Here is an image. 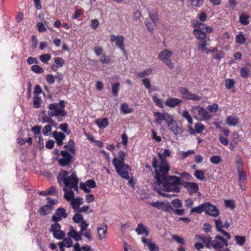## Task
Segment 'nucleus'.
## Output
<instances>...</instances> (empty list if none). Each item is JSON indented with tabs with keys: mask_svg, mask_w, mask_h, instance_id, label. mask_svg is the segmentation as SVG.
<instances>
[{
	"mask_svg": "<svg viewBox=\"0 0 251 251\" xmlns=\"http://www.w3.org/2000/svg\"><path fill=\"white\" fill-rule=\"evenodd\" d=\"M170 151L168 149L164 150L162 153L159 152L158 156L161 160V163L157 165V159L155 157L152 159V165L154 169V177L156 180L155 190L162 196L171 197V195L165 193V192H175L178 193L180 191L179 185L182 184L180 177L175 176H170L167 177V175L170 169L169 164L165 159L167 156L170 155Z\"/></svg>",
	"mask_w": 251,
	"mask_h": 251,
	"instance_id": "1",
	"label": "nucleus"
},
{
	"mask_svg": "<svg viewBox=\"0 0 251 251\" xmlns=\"http://www.w3.org/2000/svg\"><path fill=\"white\" fill-rule=\"evenodd\" d=\"M126 153L123 151L119 152V158H114L112 163L118 174L123 178L129 179V172L130 167L124 163Z\"/></svg>",
	"mask_w": 251,
	"mask_h": 251,
	"instance_id": "2",
	"label": "nucleus"
},
{
	"mask_svg": "<svg viewBox=\"0 0 251 251\" xmlns=\"http://www.w3.org/2000/svg\"><path fill=\"white\" fill-rule=\"evenodd\" d=\"M68 174L69 173L67 171L63 170H61L58 176V182L59 183L62 182L66 188L77 190L78 179L76 174L73 172L70 176H68Z\"/></svg>",
	"mask_w": 251,
	"mask_h": 251,
	"instance_id": "3",
	"label": "nucleus"
},
{
	"mask_svg": "<svg viewBox=\"0 0 251 251\" xmlns=\"http://www.w3.org/2000/svg\"><path fill=\"white\" fill-rule=\"evenodd\" d=\"M65 148L66 150L60 152L62 158L57 159L59 164L63 167L68 166L71 163L75 151L73 146H65Z\"/></svg>",
	"mask_w": 251,
	"mask_h": 251,
	"instance_id": "4",
	"label": "nucleus"
},
{
	"mask_svg": "<svg viewBox=\"0 0 251 251\" xmlns=\"http://www.w3.org/2000/svg\"><path fill=\"white\" fill-rule=\"evenodd\" d=\"M64 100H61L58 103L50 104L48 108L49 116L50 117H64L66 113L65 109Z\"/></svg>",
	"mask_w": 251,
	"mask_h": 251,
	"instance_id": "5",
	"label": "nucleus"
},
{
	"mask_svg": "<svg viewBox=\"0 0 251 251\" xmlns=\"http://www.w3.org/2000/svg\"><path fill=\"white\" fill-rule=\"evenodd\" d=\"M191 112L194 118L198 121H203L211 118L208 112L201 106H193Z\"/></svg>",
	"mask_w": 251,
	"mask_h": 251,
	"instance_id": "6",
	"label": "nucleus"
},
{
	"mask_svg": "<svg viewBox=\"0 0 251 251\" xmlns=\"http://www.w3.org/2000/svg\"><path fill=\"white\" fill-rule=\"evenodd\" d=\"M68 235L70 237L74 238L76 241L82 240V235L85 236L90 241L92 240L91 230L89 229L85 230V231H82V232L78 233L77 231L74 229L73 226H71V230L68 232Z\"/></svg>",
	"mask_w": 251,
	"mask_h": 251,
	"instance_id": "7",
	"label": "nucleus"
},
{
	"mask_svg": "<svg viewBox=\"0 0 251 251\" xmlns=\"http://www.w3.org/2000/svg\"><path fill=\"white\" fill-rule=\"evenodd\" d=\"M173 54V52L168 50L165 49L161 50L158 55V59L165 63L170 69L174 67V64L170 60Z\"/></svg>",
	"mask_w": 251,
	"mask_h": 251,
	"instance_id": "8",
	"label": "nucleus"
},
{
	"mask_svg": "<svg viewBox=\"0 0 251 251\" xmlns=\"http://www.w3.org/2000/svg\"><path fill=\"white\" fill-rule=\"evenodd\" d=\"M149 16L150 19L151 20L152 24L149 21V19H146L145 24L148 29L152 32L154 29V26H155L158 22V18L157 16V12L156 9H153L151 11L149 12Z\"/></svg>",
	"mask_w": 251,
	"mask_h": 251,
	"instance_id": "9",
	"label": "nucleus"
},
{
	"mask_svg": "<svg viewBox=\"0 0 251 251\" xmlns=\"http://www.w3.org/2000/svg\"><path fill=\"white\" fill-rule=\"evenodd\" d=\"M149 204L157 208L158 210L168 212L171 213L174 211V208L168 202L156 201L149 202Z\"/></svg>",
	"mask_w": 251,
	"mask_h": 251,
	"instance_id": "10",
	"label": "nucleus"
},
{
	"mask_svg": "<svg viewBox=\"0 0 251 251\" xmlns=\"http://www.w3.org/2000/svg\"><path fill=\"white\" fill-rule=\"evenodd\" d=\"M236 165L240 186L241 189L245 190L246 189V175L242 170V162L240 160L236 162Z\"/></svg>",
	"mask_w": 251,
	"mask_h": 251,
	"instance_id": "11",
	"label": "nucleus"
},
{
	"mask_svg": "<svg viewBox=\"0 0 251 251\" xmlns=\"http://www.w3.org/2000/svg\"><path fill=\"white\" fill-rule=\"evenodd\" d=\"M179 92L182 95L183 98L186 100L195 101H200L201 100V97L189 91L186 88H180Z\"/></svg>",
	"mask_w": 251,
	"mask_h": 251,
	"instance_id": "12",
	"label": "nucleus"
},
{
	"mask_svg": "<svg viewBox=\"0 0 251 251\" xmlns=\"http://www.w3.org/2000/svg\"><path fill=\"white\" fill-rule=\"evenodd\" d=\"M167 124L169 129L176 135L180 134L183 132L182 129L178 126L177 122L173 119L172 116L168 120Z\"/></svg>",
	"mask_w": 251,
	"mask_h": 251,
	"instance_id": "13",
	"label": "nucleus"
},
{
	"mask_svg": "<svg viewBox=\"0 0 251 251\" xmlns=\"http://www.w3.org/2000/svg\"><path fill=\"white\" fill-rule=\"evenodd\" d=\"M227 242L220 236H216L215 239L211 241V246L216 250H220L224 247L227 246Z\"/></svg>",
	"mask_w": 251,
	"mask_h": 251,
	"instance_id": "14",
	"label": "nucleus"
},
{
	"mask_svg": "<svg viewBox=\"0 0 251 251\" xmlns=\"http://www.w3.org/2000/svg\"><path fill=\"white\" fill-rule=\"evenodd\" d=\"M205 205L204 212L207 215L213 217H216L219 215V210L215 205L210 202H205Z\"/></svg>",
	"mask_w": 251,
	"mask_h": 251,
	"instance_id": "15",
	"label": "nucleus"
},
{
	"mask_svg": "<svg viewBox=\"0 0 251 251\" xmlns=\"http://www.w3.org/2000/svg\"><path fill=\"white\" fill-rule=\"evenodd\" d=\"M67 216L68 214L66 212V210L63 208H59L56 210L54 215L52 217V220L53 222H57L63 218H67Z\"/></svg>",
	"mask_w": 251,
	"mask_h": 251,
	"instance_id": "16",
	"label": "nucleus"
},
{
	"mask_svg": "<svg viewBox=\"0 0 251 251\" xmlns=\"http://www.w3.org/2000/svg\"><path fill=\"white\" fill-rule=\"evenodd\" d=\"M110 40L111 42H115L116 45L124 52L126 53V50L124 48L123 45L125 38L122 35H111L110 36Z\"/></svg>",
	"mask_w": 251,
	"mask_h": 251,
	"instance_id": "17",
	"label": "nucleus"
},
{
	"mask_svg": "<svg viewBox=\"0 0 251 251\" xmlns=\"http://www.w3.org/2000/svg\"><path fill=\"white\" fill-rule=\"evenodd\" d=\"M96 186V182L92 179L88 180L85 183L80 184V188L85 193H89L91 188H94Z\"/></svg>",
	"mask_w": 251,
	"mask_h": 251,
	"instance_id": "18",
	"label": "nucleus"
},
{
	"mask_svg": "<svg viewBox=\"0 0 251 251\" xmlns=\"http://www.w3.org/2000/svg\"><path fill=\"white\" fill-rule=\"evenodd\" d=\"M51 117H50V116H48L46 114V111H45V110L42 111L39 114V118L40 122L42 123H48L51 124L53 126L56 127V123L51 119Z\"/></svg>",
	"mask_w": 251,
	"mask_h": 251,
	"instance_id": "19",
	"label": "nucleus"
},
{
	"mask_svg": "<svg viewBox=\"0 0 251 251\" xmlns=\"http://www.w3.org/2000/svg\"><path fill=\"white\" fill-rule=\"evenodd\" d=\"M142 241L145 246H147L151 251H158L159 247L151 239L145 237L142 238Z\"/></svg>",
	"mask_w": 251,
	"mask_h": 251,
	"instance_id": "20",
	"label": "nucleus"
},
{
	"mask_svg": "<svg viewBox=\"0 0 251 251\" xmlns=\"http://www.w3.org/2000/svg\"><path fill=\"white\" fill-rule=\"evenodd\" d=\"M182 102L181 99L175 98H168L165 101V104L169 107L174 108Z\"/></svg>",
	"mask_w": 251,
	"mask_h": 251,
	"instance_id": "21",
	"label": "nucleus"
},
{
	"mask_svg": "<svg viewBox=\"0 0 251 251\" xmlns=\"http://www.w3.org/2000/svg\"><path fill=\"white\" fill-rule=\"evenodd\" d=\"M184 186L190 195L198 192L199 189L198 185L194 182H187L184 184Z\"/></svg>",
	"mask_w": 251,
	"mask_h": 251,
	"instance_id": "22",
	"label": "nucleus"
},
{
	"mask_svg": "<svg viewBox=\"0 0 251 251\" xmlns=\"http://www.w3.org/2000/svg\"><path fill=\"white\" fill-rule=\"evenodd\" d=\"M154 116L156 117V121L158 124H161L163 121H165L167 123L168 120L171 116L167 113L163 114L160 112L154 113Z\"/></svg>",
	"mask_w": 251,
	"mask_h": 251,
	"instance_id": "23",
	"label": "nucleus"
},
{
	"mask_svg": "<svg viewBox=\"0 0 251 251\" xmlns=\"http://www.w3.org/2000/svg\"><path fill=\"white\" fill-rule=\"evenodd\" d=\"M135 231L138 235L145 234V235L148 236L150 233L148 227L142 223L138 225L137 227L135 229Z\"/></svg>",
	"mask_w": 251,
	"mask_h": 251,
	"instance_id": "24",
	"label": "nucleus"
},
{
	"mask_svg": "<svg viewBox=\"0 0 251 251\" xmlns=\"http://www.w3.org/2000/svg\"><path fill=\"white\" fill-rule=\"evenodd\" d=\"M226 123L229 126H235L239 123V119L235 116H229L226 119Z\"/></svg>",
	"mask_w": 251,
	"mask_h": 251,
	"instance_id": "25",
	"label": "nucleus"
},
{
	"mask_svg": "<svg viewBox=\"0 0 251 251\" xmlns=\"http://www.w3.org/2000/svg\"><path fill=\"white\" fill-rule=\"evenodd\" d=\"M41 126H35L32 128L31 130L34 132L35 134V138L36 139L38 138V142L40 144H43V139L41 138Z\"/></svg>",
	"mask_w": 251,
	"mask_h": 251,
	"instance_id": "26",
	"label": "nucleus"
},
{
	"mask_svg": "<svg viewBox=\"0 0 251 251\" xmlns=\"http://www.w3.org/2000/svg\"><path fill=\"white\" fill-rule=\"evenodd\" d=\"M197 29L199 30V32L204 33L205 34L207 33H211L213 31L212 27L210 26H206L205 25L202 23L198 24Z\"/></svg>",
	"mask_w": 251,
	"mask_h": 251,
	"instance_id": "27",
	"label": "nucleus"
},
{
	"mask_svg": "<svg viewBox=\"0 0 251 251\" xmlns=\"http://www.w3.org/2000/svg\"><path fill=\"white\" fill-rule=\"evenodd\" d=\"M54 60L55 65H52V69L56 71V68L62 67L64 65L65 61L62 58L59 57H55Z\"/></svg>",
	"mask_w": 251,
	"mask_h": 251,
	"instance_id": "28",
	"label": "nucleus"
},
{
	"mask_svg": "<svg viewBox=\"0 0 251 251\" xmlns=\"http://www.w3.org/2000/svg\"><path fill=\"white\" fill-rule=\"evenodd\" d=\"M97 231L99 238L100 240L105 238L106 235L107 226L106 225H104L101 227H98Z\"/></svg>",
	"mask_w": 251,
	"mask_h": 251,
	"instance_id": "29",
	"label": "nucleus"
},
{
	"mask_svg": "<svg viewBox=\"0 0 251 251\" xmlns=\"http://www.w3.org/2000/svg\"><path fill=\"white\" fill-rule=\"evenodd\" d=\"M69 188L65 187L63 190L65 192L64 198L68 201H72L74 199L75 194L72 190H69Z\"/></svg>",
	"mask_w": 251,
	"mask_h": 251,
	"instance_id": "30",
	"label": "nucleus"
},
{
	"mask_svg": "<svg viewBox=\"0 0 251 251\" xmlns=\"http://www.w3.org/2000/svg\"><path fill=\"white\" fill-rule=\"evenodd\" d=\"M82 203V199L81 198H77L74 199L71 201V204L73 208L77 211L79 208V205Z\"/></svg>",
	"mask_w": 251,
	"mask_h": 251,
	"instance_id": "31",
	"label": "nucleus"
},
{
	"mask_svg": "<svg viewBox=\"0 0 251 251\" xmlns=\"http://www.w3.org/2000/svg\"><path fill=\"white\" fill-rule=\"evenodd\" d=\"M96 124L100 128H104L106 127L108 122L107 118L98 119L96 121Z\"/></svg>",
	"mask_w": 251,
	"mask_h": 251,
	"instance_id": "32",
	"label": "nucleus"
},
{
	"mask_svg": "<svg viewBox=\"0 0 251 251\" xmlns=\"http://www.w3.org/2000/svg\"><path fill=\"white\" fill-rule=\"evenodd\" d=\"M120 110L122 112L125 114L131 113L133 112V108L130 107L128 104L124 103L121 104Z\"/></svg>",
	"mask_w": 251,
	"mask_h": 251,
	"instance_id": "33",
	"label": "nucleus"
},
{
	"mask_svg": "<svg viewBox=\"0 0 251 251\" xmlns=\"http://www.w3.org/2000/svg\"><path fill=\"white\" fill-rule=\"evenodd\" d=\"M51 210V205H45L42 206L40 210L39 213L42 215H45L49 214Z\"/></svg>",
	"mask_w": 251,
	"mask_h": 251,
	"instance_id": "34",
	"label": "nucleus"
},
{
	"mask_svg": "<svg viewBox=\"0 0 251 251\" xmlns=\"http://www.w3.org/2000/svg\"><path fill=\"white\" fill-rule=\"evenodd\" d=\"M205 203H202L198 206L193 208L191 210V213H201L202 212L204 211L205 210Z\"/></svg>",
	"mask_w": 251,
	"mask_h": 251,
	"instance_id": "35",
	"label": "nucleus"
},
{
	"mask_svg": "<svg viewBox=\"0 0 251 251\" xmlns=\"http://www.w3.org/2000/svg\"><path fill=\"white\" fill-rule=\"evenodd\" d=\"M152 71V70L151 69L148 68L143 71L138 72L137 74V75L139 77L143 78L150 75Z\"/></svg>",
	"mask_w": 251,
	"mask_h": 251,
	"instance_id": "36",
	"label": "nucleus"
},
{
	"mask_svg": "<svg viewBox=\"0 0 251 251\" xmlns=\"http://www.w3.org/2000/svg\"><path fill=\"white\" fill-rule=\"evenodd\" d=\"M240 75L243 78H247L250 76V70L246 67H242L240 69Z\"/></svg>",
	"mask_w": 251,
	"mask_h": 251,
	"instance_id": "37",
	"label": "nucleus"
},
{
	"mask_svg": "<svg viewBox=\"0 0 251 251\" xmlns=\"http://www.w3.org/2000/svg\"><path fill=\"white\" fill-rule=\"evenodd\" d=\"M52 126H53L50 124L45 126L42 130L43 134L45 136L49 135L51 131Z\"/></svg>",
	"mask_w": 251,
	"mask_h": 251,
	"instance_id": "38",
	"label": "nucleus"
},
{
	"mask_svg": "<svg viewBox=\"0 0 251 251\" xmlns=\"http://www.w3.org/2000/svg\"><path fill=\"white\" fill-rule=\"evenodd\" d=\"M205 128V126L201 123H197L195 125V131L198 133H201Z\"/></svg>",
	"mask_w": 251,
	"mask_h": 251,
	"instance_id": "39",
	"label": "nucleus"
},
{
	"mask_svg": "<svg viewBox=\"0 0 251 251\" xmlns=\"http://www.w3.org/2000/svg\"><path fill=\"white\" fill-rule=\"evenodd\" d=\"M31 70L33 72H34L36 74H41L44 73V70L42 68H41V67H40L39 66H38L37 65H33L31 67Z\"/></svg>",
	"mask_w": 251,
	"mask_h": 251,
	"instance_id": "40",
	"label": "nucleus"
},
{
	"mask_svg": "<svg viewBox=\"0 0 251 251\" xmlns=\"http://www.w3.org/2000/svg\"><path fill=\"white\" fill-rule=\"evenodd\" d=\"M235 240L237 244L239 246H243L246 241L245 237L236 235L234 237Z\"/></svg>",
	"mask_w": 251,
	"mask_h": 251,
	"instance_id": "41",
	"label": "nucleus"
},
{
	"mask_svg": "<svg viewBox=\"0 0 251 251\" xmlns=\"http://www.w3.org/2000/svg\"><path fill=\"white\" fill-rule=\"evenodd\" d=\"M41 99L40 97L35 95L33 98V106L34 108H37L41 106Z\"/></svg>",
	"mask_w": 251,
	"mask_h": 251,
	"instance_id": "42",
	"label": "nucleus"
},
{
	"mask_svg": "<svg viewBox=\"0 0 251 251\" xmlns=\"http://www.w3.org/2000/svg\"><path fill=\"white\" fill-rule=\"evenodd\" d=\"M207 46V42L205 39H201L199 43L198 48L200 50L202 51H203L206 50Z\"/></svg>",
	"mask_w": 251,
	"mask_h": 251,
	"instance_id": "43",
	"label": "nucleus"
},
{
	"mask_svg": "<svg viewBox=\"0 0 251 251\" xmlns=\"http://www.w3.org/2000/svg\"><path fill=\"white\" fill-rule=\"evenodd\" d=\"M64 246L70 248L73 246V241L70 238H65L62 242H60Z\"/></svg>",
	"mask_w": 251,
	"mask_h": 251,
	"instance_id": "44",
	"label": "nucleus"
},
{
	"mask_svg": "<svg viewBox=\"0 0 251 251\" xmlns=\"http://www.w3.org/2000/svg\"><path fill=\"white\" fill-rule=\"evenodd\" d=\"M153 101L155 103L156 106L159 108H163L164 105L162 100L155 96H153L152 97Z\"/></svg>",
	"mask_w": 251,
	"mask_h": 251,
	"instance_id": "45",
	"label": "nucleus"
},
{
	"mask_svg": "<svg viewBox=\"0 0 251 251\" xmlns=\"http://www.w3.org/2000/svg\"><path fill=\"white\" fill-rule=\"evenodd\" d=\"M194 34L196 37L200 40L205 39L206 34L204 33L199 32V30L198 29H196L194 30Z\"/></svg>",
	"mask_w": 251,
	"mask_h": 251,
	"instance_id": "46",
	"label": "nucleus"
},
{
	"mask_svg": "<svg viewBox=\"0 0 251 251\" xmlns=\"http://www.w3.org/2000/svg\"><path fill=\"white\" fill-rule=\"evenodd\" d=\"M225 53L222 50H218L216 53L213 55V58L220 61L224 56Z\"/></svg>",
	"mask_w": 251,
	"mask_h": 251,
	"instance_id": "47",
	"label": "nucleus"
},
{
	"mask_svg": "<svg viewBox=\"0 0 251 251\" xmlns=\"http://www.w3.org/2000/svg\"><path fill=\"white\" fill-rule=\"evenodd\" d=\"M235 84V81L232 79H226V80L225 86L227 89H231Z\"/></svg>",
	"mask_w": 251,
	"mask_h": 251,
	"instance_id": "48",
	"label": "nucleus"
},
{
	"mask_svg": "<svg viewBox=\"0 0 251 251\" xmlns=\"http://www.w3.org/2000/svg\"><path fill=\"white\" fill-rule=\"evenodd\" d=\"M120 83H116L112 86V91L115 96H117L119 91Z\"/></svg>",
	"mask_w": 251,
	"mask_h": 251,
	"instance_id": "49",
	"label": "nucleus"
},
{
	"mask_svg": "<svg viewBox=\"0 0 251 251\" xmlns=\"http://www.w3.org/2000/svg\"><path fill=\"white\" fill-rule=\"evenodd\" d=\"M53 237L57 239H61L65 236V233L64 231L61 230L60 229L58 230L57 231L54 232L53 234Z\"/></svg>",
	"mask_w": 251,
	"mask_h": 251,
	"instance_id": "50",
	"label": "nucleus"
},
{
	"mask_svg": "<svg viewBox=\"0 0 251 251\" xmlns=\"http://www.w3.org/2000/svg\"><path fill=\"white\" fill-rule=\"evenodd\" d=\"M249 17L246 15H242L240 16L239 20L240 23L244 25H247L249 24Z\"/></svg>",
	"mask_w": 251,
	"mask_h": 251,
	"instance_id": "51",
	"label": "nucleus"
},
{
	"mask_svg": "<svg viewBox=\"0 0 251 251\" xmlns=\"http://www.w3.org/2000/svg\"><path fill=\"white\" fill-rule=\"evenodd\" d=\"M39 58L43 63H46L51 59V55L50 54H44L40 56Z\"/></svg>",
	"mask_w": 251,
	"mask_h": 251,
	"instance_id": "52",
	"label": "nucleus"
},
{
	"mask_svg": "<svg viewBox=\"0 0 251 251\" xmlns=\"http://www.w3.org/2000/svg\"><path fill=\"white\" fill-rule=\"evenodd\" d=\"M53 136L56 140H63L65 137V135L61 132H54Z\"/></svg>",
	"mask_w": 251,
	"mask_h": 251,
	"instance_id": "53",
	"label": "nucleus"
},
{
	"mask_svg": "<svg viewBox=\"0 0 251 251\" xmlns=\"http://www.w3.org/2000/svg\"><path fill=\"white\" fill-rule=\"evenodd\" d=\"M210 162L214 164H218L221 161V158L219 155H214L210 157Z\"/></svg>",
	"mask_w": 251,
	"mask_h": 251,
	"instance_id": "54",
	"label": "nucleus"
},
{
	"mask_svg": "<svg viewBox=\"0 0 251 251\" xmlns=\"http://www.w3.org/2000/svg\"><path fill=\"white\" fill-rule=\"evenodd\" d=\"M194 176L200 180H203L204 178V172L201 170H197L195 172Z\"/></svg>",
	"mask_w": 251,
	"mask_h": 251,
	"instance_id": "55",
	"label": "nucleus"
},
{
	"mask_svg": "<svg viewBox=\"0 0 251 251\" xmlns=\"http://www.w3.org/2000/svg\"><path fill=\"white\" fill-rule=\"evenodd\" d=\"M236 41L240 44H244L246 41V38L242 34H238L236 36Z\"/></svg>",
	"mask_w": 251,
	"mask_h": 251,
	"instance_id": "56",
	"label": "nucleus"
},
{
	"mask_svg": "<svg viewBox=\"0 0 251 251\" xmlns=\"http://www.w3.org/2000/svg\"><path fill=\"white\" fill-rule=\"evenodd\" d=\"M61 229V226L58 223H55L51 225L50 227V231L53 233V234L57 231L58 230Z\"/></svg>",
	"mask_w": 251,
	"mask_h": 251,
	"instance_id": "57",
	"label": "nucleus"
},
{
	"mask_svg": "<svg viewBox=\"0 0 251 251\" xmlns=\"http://www.w3.org/2000/svg\"><path fill=\"white\" fill-rule=\"evenodd\" d=\"M171 203L175 208H180L182 205V202L179 199L174 200L171 201Z\"/></svg>",
	"mask_w": 251,
	"mask_h": 251,
	"instance_id": "58",
	"label": "nucleus"
},
{
	"mask_svg": "<svg viewBox=\"0 0 251 251\" xmlns=\"http://www.w3.org/2000/svg\"><path fill=\"white\" fill-rule=\"evenodd\" d=\"M225 205L226 207L233 209L235 208V202L232 200H225Z\"/></svg>",
	"mask_w": 251,
	"mask_h": 251,
	"instance_id": "59",
	"label": "nucleus"
},
{
	"mask_svg": "<svg viewBox=\"0 0 251 251\" xmlns=\"http://www.w3.org/2000/svg\"><path fill=\"white\" fill-rule=\"evenodd\" d=\"M219 106L217 104L215 103L207 106V109L212 113H215L218 111Z\"/></svg>",
	"mask_w": 251,
	"mask_h": 251,
	"instance_id": "60",
	"label": "nucleus"
},
{
	"mask_svg": "<svg viewBox=\"0 0 251 251\" xmlns=\"http://www.w3.org/2000/svg\"><path fill=\"white\" fill-rule=\"evenodd\" d=\"M214 222L215 223V225L217 230L220 231V230H223L222 228L224 227V226L222 224V222L221 221L220 219L215 220Z\"/></svg>",
	"mask_w": 251,
	"mask_h": 251,
	"instance_id": "61",
	"label": "nucleus"
},
{
	"mask_svg": "<svg viewBox=\"0 0 251 251\" xmlns=\"http://www.w3.org/2000/svg\"><path fill=\"white\" fill-rule=\"evenodd\" d=\"M88 226V224H87L85 221H83L80 225V230L78 232L81 233L82 232V231H85V230L88 229L87 228Z\"/></svg>",
	"mask_w": 251,
	"mask_h": 251,
	"instance_id": "62",
	"label": "nucleus"
},
{
	"mask_svg": "<svg viewBox=\"0 0 251 251\" xmlns=\"http://www.w3.org/2000/svg\"><path fill=\"white\" fill-rule=\"evenodd\" d=\"M200 239L202 240L207 247H209L210 244H211V239L210 237H200Z\"/></svg>",
	"mask_w": 251,
	"mask_h": 251,
	"instance_id": "63",
	"label": "nucleus"
},
{
	"mask_svg": "<svg viewBox=\"0 0 251 251\" xmlns=\"http://www.w3.org/2000/svg\"><path fill=\"white\" fill-rule=\"evenodd\" d=\"M73 221L75 223H78L83 220V217L79 214H75L73 218Z\"/></svg>",
	"mask_w": 251,
	"mask_h": 251,
	"instance_id": "64",
	"label": "nucleus"
}]
</instances>
